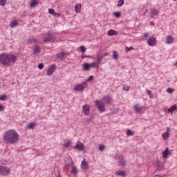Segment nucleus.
Returning <instances> with one entry per match:
<instances>
[{
	"label": "nucleus",
	"mask_w": 177,
	"mask_h": 177,
	"mask_svg": "<svg viewBox=\"0 0 177 177\" xmlns=\"http://www.w3.org/2000/svg\"><path fill=\"white\" fill-rule=\"evenodd\" d=\"M20 136L19 133L16 132L14 129H10L6 131L3 134V139L6 141V143H9L10 145H15L19 142Z\"/></svg>",
	"instance_id": "obj_1"
},
{
	"label": "nucleus",
	"mask_w": 177,
	"mask_h": 177,
	"mask_svg": "<svg viewBox=\"0 0 177 177\" xmlns=\"http://www.w3.org/2000/svg\"><path fill=\"white\" fill-rule=\"evenodd\" d=\"M17 61V57L13 54L2 53L0 54V63L6 67L13 66Z\"/></svg>",
	"instance_id": "obj_2"
},
{
	"label": "nucleus",
	"mask_w": 177,
	"mask_h": 177,
	"mask_svg": "<svg viewBox=\"0 0 177 177\" xmlns=\"http://www.w3.org/2000/svg\"><path fill=\"white\" fill-rule=\"evenodd\" d=\"M11 171L12 170L10 168H9V167L0 166V176H9V175H10Z\"/></svg>",
	"instance_id": "obj_3"
},
{
	"label": "nucleus",
	"mask_w": 177,
	"mask_h": 177,
	"mask_svg": "<svg viewBox=\"0 0 177 177\" xmlns=\"http://www.w3.org/2000/svg\"><path fill=\"white\" fill-rule=\"evenodd\" d=\"M115 160L118 161L119 164V167L124 168L127 165L125 163V160H124V156L122 155H116Z\"/></svg>",
	"instance_id": "obj_4"
},
{
	"label": "nucleus",
	"mask_w": 177,
	"mask_h": 177,
	"mask_svg": "<svg viewBox=\"0 0 177 177\" xmlns=\"http://www.w3.org/2000/svg\"><path fill=\"white\" fill-rule=\"evenodd\" d=\"M95 106L97 107V109L100 111V113H104V111H106L104 103H103L102 101H95Z\"/></svg>",
	"instance_id": "obj_5"
},
{
	"label": "nucleus",
	"mask_w": 177,
	"mask_h": 177,
	"mask_svg": "<svg viewBox=\"0 0 177 177\" xmlns=\"http://www.w3.org/2000/svg\"><path fill=\"white\" fill-rule=\"evenodd\" d=\"M134 110L136 111V113H138L140 114H142V113H145V111L146 110V107L141 106L139 105V104H136L134 106Z\"/></svg>",
	"instance_id": "obj_6"
},
{
	"label": "nucleus",
	"mask_w": 177,
	"mask_h": 177,
	"mask_svg": "<svg viewBox=\"0 0 177 177\" xmlns=\"http://www.w3.org/2000/svg\"><path fill=\"white\" fill-rule=\"evenodd\" d=\"M147 44L149 46H156L157 45V39L152 36L147 40Z\"/></svg>",
	"instance_id": "obj_7"
},
{
	"label": "nucleus",
	"mask_w": 177,
	"mask_h": 177,
	"mask_svg": "<svg viewBox=\"0 0 177 177\" xmlns=\"http://www.w3.org/2000/svg\"><path fill=\"white\" fill-rule=\"evenodd\" d=\"M111 96L110 95H106V96H104L102 99V102L104 103V104H110V103H111Z\"/></svg>",
	"instance_id": "obj_8"
},
{
	"label": "nucleus",
	"mask_w": 177,
	"mask_h": 177,
	"mask_svg": "<svg viewBox=\"0 0 177 177\" xmlns=\"http://www.w3.org/2000/svg\"><path fill=\"white\" fill-rule=\"evenodd\" d=\"M56 70V64H52L47 70V75H52Z\"/></svg>",
	"instance_id": "obj_9"
},
{
	"label": "nucleus",
	"mask_w": 177,
	"mask_h": 177,
	"mask_svg": "<svg viewBox=\"0 0 177 177\" xmlns=\"http://www.w3.org/2000/svg\"><path fill=\"white\" fill-rule=\"evenodd\" d=\"M85 87L82 84H76L73 88L75 92H82Z\"/></svg>",
	"instance_id": "obj_10"
},
{
	"label": "nucleus",
	"mask_w": 177,
	"mask_h": 177,
	"mask_svg": "<svg viewBox=\"0 0 177 177\" xmlns=\"http://www.w3.org/2000/svg\"><path fill=\"white\" fill-rule=\"evenodd\" d=\"M32 50H33L34 55H39V53H41V47L38 46V44H35L33 46Z\"/></svg>",
	"instance_id": "obj_11"
},
{
	"label": "nucleus",
	"mask_w": 177,
	"mask_h": 177,
	"mask_svg": "<svg viewBox=\"0 0 177 177\" xmlns=\"http://www.w3.org/2000/svg\"><path fill=\"white\" fill-rule=\"evenodd\" d=\"M89 105L85 104L82 106V111L84 114V115H89Z\"/></svg>",
	"instance_id": "obj_12"
},
{
	"label": "nucleus",
	"mask_w": 177,
	"mask_h": 177,
	"mask_svg": "<svg viewBox=\"0 0 177 177\" xmlns=\"http://www.w3.org/2000/svg\"><path fill=\"white\" fill-rule=\"evenodd\" d=\"M81 168L84 171H86V169L89 168V165L88 164V162L85 160V159H84L82 162Z\"/></svg>",
	"instance_id": "obj_13"
},
{
	"label": "nucleus",
	"mask_w": 177,
	"mask_h": 177,
	"mask_svg": "<svg viewBox=\"0 0 177 177\" xmlns=\"http://www.w3.org/2000/svg\"><path fill=\"white\" fill-rule=\"evenodd\" d=\"M67 55H68V53L62 51L57 55V57L60 59V60H63V59H66Z\"/></svg>",
	"instance_id": "obj_14"
},
{
	"label": "nucleus",
	"mask_w": 177,
	"mask_h": 177,
	"mask_svg": "<svg viewBox=\"0 0 177 177\" xmlns=\"http://www.w3.org/2000/svg\"><path fill=\"white\" fill-rule=\"evenodd\" d=\"M75 149H77V150L82 151L85 147H84V143H82L80 141L77 142V145L75 146Z\"/></svg>",
	"instance_id": "obj_15"
},
{
	"label": "nucleus",
	"mask_w": 177,
	"mask_h": 177,
	"mask_svg": "<svg viewBox=\"0 0 177 177\" xmlns=\"http://www.w3.org/2000/svg\"><path fill=\"white\" fill-rule=\"evenodd\" d=\"M164 140H167L169 138V127L167 128V131L162 133Z\"/></svg>",
	"instance_id": "obj_16"
},
{
	"label": "nucleus",
	"mask_w": 177,
	"mask_h": 177,
	"mask_svg": "<svg viewBox=\"0 0 177 177\" xmlns=\"http://www.w3.org/2000/svg\"><path fill=\"white\" fill-rule=\"evenodd\" d=\"M65 162L68 167H71L73 165V159L71 157L68 156L65 158Z\"/></svg>",
	"instance_id": "obj_17"
},
{
	"label": "nucleus",
	"mask_w": 177,
	"mask_h": 177,
	"mask_svg": "<svg viewBox=\"0 0 177 177\" xmlns=\"http://www.w3.org/2000/svg\"><path fill=\"white\" fill-rule=\"evenodd\" d=\"M55 39V37L53 35L48 36L44 39V42H53Z\"/></svg>",
	"instance_id": "obj_18"
},
{
	"label": "nucleus",
	"mask_w": 177,
	"mask_h": 177,
	"mask_svg": "<svg viewBox=\"0 0 177 177\" xmlns=\"http://www.w3.org/2000/svg\"><path fill=\"white\" fill-rule=\"evenodd\" d=\"M11 28H15V27H17L19 26V21L17 19L13 20L10 24Z\"/></svg>",
	"instance_id": "obj_19"
},
{
	"label": "nucleus",
	"mask_w": 177,
	"mask_h": 177,
	"mask_svg": "<svg viewBox=\"0 0 177 177\" xmlns=\"http://www.w3.org/2000/svg\"><path fill=\"white\" fill-rule=\"evenodd\" d=\"M108 35H109L110 37H113V35H118V32L111 29L108 31Z\"/></svg>",
	"instance_id": "obj_20"
},
{
	"label": "nucleus",
	"mask_w": 177,
	"mask_h": 177,
	"mask_svg": "<svg viewBox=\"0 0 177 177\" xmlns=\"http://www.w3.org/2000/svg\"><path fill=\"white\" fill-rule=\"evenodd\" d=\"M27 42H28V44H37V42H38V39L32 37L30 39H28Z\"/></svg>",
	"instance_id": "obj_21"
},
{
	"label": "nucleus",
	"mask_w": 177,
	"mask_h": 177,
	"mask_svg": "<svg viewBox=\"0 0 177 177\" xmlns=\"http://www.w3.org/2000/svg\"><path fill=\"white\" fill-rule=\"evenodd\" d=\"M81 4L80 3H77L75 6V10L76 13H80L81 12Z\"/></svg>",
	"instance_id": "obj_22"
},
{
	"label": "nucleus",
	"mask_w": 177,
	"mask_h": 177,
	"mask_svg": "<svg viewBox=\"0 0 177 177\" xmlns=\"http://www.w3.org/2000/svg\"><path fill=\"white\" fill-rule=\"evenodd\" d=\"M169 154V150L168 149V147H167L166 149L162 152L163 158H167Z\"/></svg>",
	"instance_id": "obj_23"
},
{
	"label": "nucleus",
	"mask_w": 177,
	"mask_h": 177,
	"mask_svg": "<svg viewBox=\"0 0 177 177\" xmlns=\"http://www.w3.org/2000/svg\"><path fill=\"white\" fill-rule=\"evenodd\" d=\"M166 41H167V44H169V45H171V44L174 42V37H172L171 36H167Z\"/></svg>",
	"instance_id": "obj_24"
},
{
	"label": "nucleus",
	"mask_w": 177,
	"mask_h": 177,
	"mask_svg": "<svg viewBox=\"0 0 177 177\" xmlns=\"http://www.w3.org/2000/svg\"><path fill=\"white\" fill-rule=\"evenodd\" d=\"M35 127H37V123L31 122V123H29V124L27 126V128L28 129H34V128H35Z\"/></svg>",
	"instance_id": "obj_25"
},
{
	"label": "nucleus",
	"mask_w": 177,
	"mask_h": 177,
	"mask_svg": "<svg viewBox=\"0 0 177 177\" xmlns=\"http://www.w3.org/2000/svg\"><path fill=\"white\" fill-rule=\"evenodd\" d=\"M39 2L37 0H31L30 1V8H34L38 5Z\"/></svg>",
	"instance_id": "obj_26"
},
{
	"label": "nucleus",
	"mask_w": 177,
	"mask_h": 177,
	"mask_svg": "<svg viewBox=\"0 0 177 177\" xmlns=\"http://www.w3.org/2000/svg\"><path fill=\"white\" fill-rule=\"evenodd\" d=\"M116 175H118V176H127V173L124 171H118Z\"/></svg>",
	"instance_id": "obj_27"
},
{
	"label": "nucleus",
	"mask_w": 177,
	"mask_h": 177,
	"mask_svg": "<svg viewBox=\"0 0 177 177\" xmlns=\"http://www.w3.org/2000/svg\"><path fill=\"white\" fill-rule=\"evenodd\" d=\"M89 68H91V64H84V70L89 71Z\"/></svg>",
	"instance_id": "obj_28"
},
{
	"label": "nucleus",
	"mask_w": 177,
	"mask_h": 177,
	"mask_svg": "<svg viewBox=\"0 0 177 177\" xmlns=\"http://www.w3.org/2000/svg\"><path fill=\"white\" fill-rule=\"evenodd\" d=\"M151 15H154L155 16H156V15H158V13H160V12L158 10H157V9L153 8L151 10Z\"/></svg>",
	"instance_id": "obj_29"
},
{
	"label": "nucleus",
	"mask_w": 177,
	"mask_h": 177,
	"mask_svg": "<svg viewBox=\"0 0 177 177\" xmlns=\"http://www.w3.org/2000/svg\"><path fill=\"white\" fill-rule=\"evenodd\" d=\"M127 136H133L135 135V132L132 131V130L128 129L127 131Z\"/></svg>",
	"instance_id": "obj_30"
},
{
	"label": "nucleus",
	"mask_w": 177,
	"mask_h": 177,
	"mask_svg": "<svg viewBox=\"0 0 177 177\" xmlns=\"http://www.w3.org/2000/svg\"><path fill=\"white\" fill-rule=\"evenodd\" d=\"M113 57L115 60L118 59V53H117V51H113Z\"/></svg>",
	"instance_id": "obj_31"
},
{
	"label": "nucleus",
	"mask_w": 177,
	"mask_h": 177,
	"mask_svg": "<svg viewBox=\"0 0 177 177\" xmlns=\"http://www.w3.org/2000/svg\"><path fill=\"white\" fill-rule=\"evenodd\" d=\"M91 67H93V68H95V67H99V64L97 62H92L90 64Z\"/></svg>",
	"instance_id": "obj_32"
},
{
	"label": "nucleus",
	"mask_w": 177,
	"mask_h": 177,
	"mask_svg": "<svg viewBox=\"0 0 177 177\" xmlns=\"http://www.w3.org/2000/svg\"><path fill=\"white\" fill-rule=\"evenodd\" d=\"M0 100H3V101L8 100V95H1Z\"/></svg>",
	"instance_id": "obj_33"
},
{
	"label": "nucleus",
	"mask_w": 177,
	"mask_h": 177,
	"mask_svg": "<svg viewBox=\"0 0 177 177\" xmlns=\"http://www.w3.org/2000/svg\"><path fill=\"white\" fill-rule=\"evenodd\" d=\"M77 167H73L71 170V174H73V175H77Z\"/></svg>",
	"instance_id": "obj_34"
},
{
	"label": "nucleus",
	"mask_w": 177,
	"mask_h": 177,
	"mask_svg": "<svg viewBox=\"0 0 177 177\" xmlns=\"http://www.w3.org/2000/svg\"><path fill=\"white\" fill-rule=\"evenodd\" d=\"M94 78H95V77L93 75H91V76H89V77L88 79H86V82H91V81H93Z\"/></svg>",
	"instance_id": "obj_35"
},
{
	"label": "nucleus",
	"mask_w": 177,
	"mask_h": 177,
	"mask_svg": "<svg viewBox=\"0 0 177 177\" xmlns=\"http://www.w3.org/2000/svg\"><path fill=\"white\" fill-rule=\"evenodd\" d=\"M7 0H0V6H5L6 5Z\"/></svg>",
	"instance_id": "obj_36"
},
{
	"label": "nucleus",
	"mask_w": 177,
	"mask_h": 177,
	"mask_svg": "<svg viewBox=\"0 0 177 177\" xmlns=\"http://www.w3.org/2000/svg\"><path fill=\"white\" fill-rule=\"evenodd\" d=\"M124 5V0H119L117 4L118 7L122 6Z\"/></svg>",
	"instance_id": "obj_37"
},
{
	"label": "nucleus",
	"mask_w": 177,
	"mask_h": 177,
	"mask_svg": "<svg viewBox=\"0 0 177 177\" xmlns=\"http://www.w3.org/2000/svg\"><path fill=\"white\" fill-rule=\"evenodd\" d=\"M103 55H98L97 56V60L98 62V63H100V62H102V59H103Z\"/></svg>",
	"instance_id": "obj_38"
},
{
	"label": "nucleus",
	"mask_w": 177,
	"mask_h": 177,
	"mask_svg": "<svg viewBox=\"0 0 177 177\" xmlns=\"http://www.w3.org/2000/svg\"><path fill=\"white\" fill-rule=\"evenodd\" d=\"M80 50L81 52H82V53H85V52H86V48H85V46H80Z\"/></svg>",
	"instance_id": "obj_39"
},
{
	"label": "nucleus",
	"mask_w": 177,
	"mask_h": 177,
	"mask_svg": "<svg viewBox=\"0 0 177 177\" xmlns=\"http://www.w3.org/2000/svg\"><path fill=\"white\" fill-rule=\"evenodd\" d=\"M170 109H171V111L174 113V111H175V110H177L176 104L172 105L170 107Z\"/></svg>",
	"instance_id": "obj_40"
},
{
	"label": "nucleus",
	"mask_w": 177,
	"mask_h": 177,
	"mask_svg": "<svg viewBox=\"0 0 177 177\" xmlns=\"http://www.w3.org/2000/svg\"><path fill=\"white\" fill-rule=\"evenodd\" d=\"M106 149V147L104 145H100L99 146V150L100 151H103V150H104Z\"/></svg>",
	"instance_id": "obj_41"
},
{
	"label": "nucleus",
	"mask_w": 177,
	"mask_h": 177,
	"mask_svg": "<svg viewBox=\"0 0 177 177\" xmlns=\"http://www.w3.org/2000/svg\"><path fill=\"white\" fill-rule=\"evenodd\" d=\"M122 88L124 91H129L130 89L129 86H127V85H124Z\"/></svg>",
	"instance_id": "obj_42"
},
{
	"label": "nucleus",
	"mask_w": 177,
	"mask_h": 177,
	"mask_svg": "<svg viewBox=\"0 0 177 177\" xmlns=\"http://www.w3.org/2000/svg\"><path fill=\"white\" fill-rule=\"evenodd\" d=\"M70 145H71V142L67 141L66 142L64 143V146L65 147H70Z\"/></svg>",
	"instance_id": "obj_43"
},
{
	"label": "nucleus",
	"mask_w": 177,
	"mask_h": 177,
	"mask_svg": "<svg viewBox=\"0 0 177 177\" xmlns=\"http://www.w3.org/2000/svg\"><path fill=\"white\" fill-rule=\"evenodd\" d=\"M114 16L115 17H121V12H114Z\"/></svg>",
	"instance_id": "obj_44"
},
{
	"label": "nucleus",
	"mask_w": 177,
	"mask_h": 177,
	"mask_svg": "<svg viewBox=\"0 0 177 177\" xmlns=\"http://www.w3.org/2000/svg\"><path fill=\"white\" fill-rule=\"evenodd\" d=\"M147 94L149 95V97L151 98V99H153V93H151V91H150V90H148L147 91Z\"/></svg>",
	"instance_id": "obj_45"
},
{
	"label": "nucleus",
	"mask_w": 177,
	"mask_h": 177,
	"mask_svg": "<svg viewBox=\"0 0 177 177\" xmlns=\"http://www.w3.org/2000/svg\"><path fill=\"white\" fill-rule=\"evenodd\" d=\"M130 50H133V47H126V52H129Z\"/></svg>",
	"instance_id": "obj_46"
},
{
	"label": "nucleus",
	"mask_w": 177,
	"mask_h": 177,
	"mask_svg": "<svg viewBox=\"0 0 177 177\" xmlns=\"http://www.w3.org/2000/svg\"><path fill=\"white\" fill-rule=\"evenodd\" d=\"M167 93H173L174 90L171 88H167Z\"/></svg>",
	"instance_id": "obj_47"
},
{
	"label": "nucleus",
	"mask_w": 177,
	"mask_h": 177,
	"mask_svg": "<svg viewBox=\"0 0 177 177\" xmlns=\"http://www.w3.org/2000/svg\"><path fill=\"white\" fill-rule=\"evenodd\" d=\"M48 12L50 14V15H53L55 13V10H53V8H50L48 10Z\"/></svg>",
	"instance_id": "obj_48"
},
{
	"label": "nucleus",
	"mask_w": 177,
	"mask_h": 177,
	"mask_svg": "<svg viewBox=\"0 0 177 177\" xmlns=\"http://www.w3.org/2000/svg\"><path fill=\"white\" fill-rule=\"evenodd\" d=\"M38 68H39V70H42V68H44V64H39L38 65Z\"/></svg>",
	"instance_id": "obj_49"
},
{
	"label": "nucleus",
	"mask_w": 177,
	"mask_h": 177,
	"mask_svg": "<svg viewBox=\"0 0 177 177\" xmlns=\"http://www.w3.org/2000/svg\"><path fill=\"white\" fill-rule=\"evenodd\" d=\"M143 37L144 38H149V33H145Z\"/></svg>",
	"instance_id": "obj_50"
},
{
	"label": "nucleus",
	"mask_w": 177,
	"mask_h": 177,
	"mask_svg": "<svg viewBox=\"0 0 177 177\" xmlns=\"http://www.w3.org/2000/svg\"><path fill=\"white\" fill-rule=\"evenodd\" d=\"M0 111H3V106L0 104Z\"/></svg>",
	"instance_id": "obj_51"
},
{
	"label": "nucleus",
	"mask_w": 177,
	"mask_h": 177,
	"mask_svg": "<svg viewBox=\"0 0 177 177\" xmlns=\"http://www.w3.org/2000/svg\"><path fill=\"white\" fill-rule=\"evenodd\" d=\"M167 111H168V113H171V114L172 115V110L171 109V108L170 109H167Z\"/></svg>",
	"instance_id": "obj_52"
},
{
	"label": "nucleus",
	"mask_w": 177,
	"mask_h": 177,
	"mask_svg": "<svg viewBox=\"0 0 177 177\" xmlns=\"http://www.w3.org/2000/svg\"><path fill=\"white\" fill-rule=\"evenodd\" d=\"M151 26H154V22H151Z\"/></svg>",
	"instance_id": "obj_53"
},
{
	"label": "nucleus",
	"mask_w": 177,
	"mask_h": 177,
	"mask_svg": "<svg viewBox=\"0 0 177 177\" xmlns=\"http://www.w3.org/2000/svg\"><path fill=\"white\" fill-rule=\"evenodd\" d=\"M109 55V54H107V53H105L104 55V56H108Z\"/></svg>",
	"instance_id": "obj_54"
},
{
	"label": "nucleus",
	"mask_w": 177,
	"mask_h": 177,
	"mask_svg": "<svg viewBox=\"0 0 177 177\" xmlns=\"http://www.w3.org/2000/svg\"><path fill=\"white\" fill-rule=\"evenodd\" d=\"M175 66H177V62L175 63Z\"/></svg>",
	"instance_id": "obj_55"
},
{
	"label": "nucleus",
	"mask_w": 177,
	"mask_h": 177,
	"mask_svg": "<svg viewBox=\"0 0 177 177\" xmlns=\"http://www.w3.org/2000/svg\"><path fill=\"white\" fill-rule=\"evenodd\" d=\"M173 1H176L177 0H173Z\"/></svg>",
	"instance_id": "obj_56"
}]
</instances>
